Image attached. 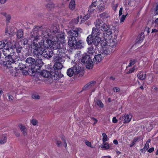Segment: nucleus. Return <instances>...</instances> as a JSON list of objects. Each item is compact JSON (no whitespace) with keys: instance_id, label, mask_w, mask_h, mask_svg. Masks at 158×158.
<instances>
[{"instance_id":"nucleus-1","label":"nucleus","mask_w":158,"mask_h":158,"mask_svg":"<svg viewBox=\"0 0 158 158\" xmlns=\"http://www.w3.org/2000/svg\"><path fill=\"white\" fill-rule=\"evenodd\" d=\"M25 62L29 64L27 69H26L25 72H23V74L25 75H31L34 76L36 73H39L41 67L44 63L41 59L37 58L36 60L31 57L27 58Z\"/></svg>"},{"instance_id":"nucleus-2","label":"nucleus","mask_w":158,"mask_h":158,"mask_svg":"<svg viewBox=\"0 0 158 158\" xmlns=\"http://www.w3.org/2000/svg\"><path fill=\"white\" fill-rule=\"evenodd\" d=\"M40 74L43 77L47 78L46 81L50 83L52 82L53 80H58L63 76V75L60 73V72L59 73L58 71L53 69H52L50 72L44 70L41 71Z\"/></svg>"},{"instance_id":"nucleus-3","label":"nucleus","mask_w":158,"mask_h":158,"mask_svg":"<svg viewBox=\"0 0 158 158\" xmlns=\"http://www.w3.org/2000/svg\"><path fill=\"white\" fill-rule=\"evenodd\" d=\"M33 54L34 56L37 58H40L42 56L48 59H50L53 55V52L49 51L48 49L42 48H33Z\"/></svg>"},{"instance_id":"nucleus-4","label":"nucleus","mask_w":158,"mask_h":158,"mask_svg":"<svg viewBox=\"0 0 158 158\" xmlns=\"http://www.w3.org/2000/svg\"><path fill=\"white\" fill-rule=\"evenodd\" d=\"M37 39L33 41L32 45L33 48H52V44L53 42L52 40L49 39H46L45 40L42 39L39 40L38 42Z\"/></svg>"},{"instance_id":"nucleus-5","label":"nucleus","mask_w":158,"mask_h":158,"mask_svg":"<svg viewBox=\"0 0 158 158\" xmlns=\"http://www.w3.org/2000/svg\"><path fill=\"white\" fill-rule=\"evenodd\" d=\"M67 74L70 77L73 76L74 74L75 75L79 74L78 77H81L83 75V73L81 71V68L79 65L75 64L73 67L67 70Z\"/></svg>"},{"instance_id":"nucleus-6","label":"nucleus","mask_w":158,"mask_h":158,"mask_svg":"<svg viewBox=\"0 0 158 158\" xmlns=\"http://www.w3.org/2000/svg\"><path fill=\"white\" fill-rule=\"evenodd\" d=\"M82 29L80 27H76L68 31V34L70 36L68 37V42L72 41L77 39V37L82 32Z\"/></svg>"},{"instance_id":"nucleus-7","label":"nucleus","mask_w":158,"mask_h":158,"mask_svg":"<svg viewBox=\"0 0 158 158\" xmlns=\"http://www.w3.org/2000/svg\"><path fill=\"white\" fill-rule=\"evenodd\" d=\"M111 26L104 23L101 26V30L104 32L103 37L104 38L110 39L112 38V31Z\"/></svg>"},{"instance_id":"nucleus-8","label":"nucleus","mask_w":158,"mask_h":158,"mask_svg":"<svg viewBox=\"0 0 158 158\" xmlns=\"http://www.w3.org/2000/svg\"><path fill=\"white\" fill-rule=\"evenodd\" d=\"M101 39L100 37H93L89 35L87 38L86 41L88 45H94L95 49H99Z\"/></svg>"},{"instance_id":"nucleus-9","label":"nucleus","mask_w":158,"mask_h":158,"mask_svg":"<svg viewBox=\"0 0 158 158\" xmlns=\"http://www.w3.org/2000/svg\"><path fill=\"white\" fill-rule=\"evenodd\" d=\"M81 61L83 64L85 65L87 69H90L93 68V62L90 56L86 54H84L81 58Z\"/></svg>"},{"instance_id":"nucleus-10","label":"nucleus","mask_w":158,"mask_h":158,"mask_svg":"<svg viewBox=\"0 0 158 158\" xmlns=\"http://www.w3.org/2000/svg\"><path fill=\"white\" fill-rule=\"evenodd\" d=\"M15 53V52H11V53L7 54V56H5V60L3 62V65L8 67H9L8 65H10L15 63V61L13 57Z\"/></svg>"},{"instance_id":"nucleus-11","label":"nucleus","mask_w":158,"mask_h":158,"mask_svg":"<svg viewBox=\"0 0 158 158\" xmlns=\"http://www.w3.org/2000/svg\"><path fill=\"white\" fill-rule=\"evenodd\" d=\"M69 44L71 47L77 49H81L84 47V43L81 40L77 38L70 42H68Z\"/></svg>"},{"instance_id":"nucleus-12","label":"nucleus","mask_w":158,"mask_h":158,"mask_svg":"<svg viewBox=\"0 0 158 158\" xmlns=\"http://www.w3.org/2000/svg\"><path fill=\"white\" fill-rule=\"evenodd\" d=\"M41 29V28L38 26H35V27L31 31L30 33V36L31 37V38H34V39L33 41H34L35 40L37 39L38 42L40 40L39 39V32L40 30Z\"/></svg>"},{"instance_id":"nucleus-13","label":"nucleus","mask_w":158,"mask_h":158,"mask_svg":"<svg viewBox=\"0 0 158 158\" xmlns=\"http://www.w3.org/2000/svg\"><path fill=\"white\" fill-rule=\"evenodd\" d=\"M52 47L54 50H57V51H59V53H62V49L61 48L60 46V43L59 42L56 41H53L52 42Z\"/></svg>"},{"instance_id":"nucleus-14","label":"nucleus","mask_w":158,"mask_h":158,"mask_svg":"<svg viewBox=\"0 0 158 158\" xmlns=\"http://www.w3.org/2000/svg\"><path fill=\"white\" fill-rule=\"evenodd\" d=\"M122 118V119H123V123H127L130 122L131 118L132 116L131 115L125 114L122 115V117H121L119 119H121Z\"/></svg>"},{"instance_id":"nucleus-15","label":"nucleus","mask_w":158,"mask_h":158,"mask_svg":"<svg viewBox=\"0 0 158 158\" xmlns=\"http://www.w3.org/2000/svg\"><path fill=\"white\" fill-rule=\"evenodd\" d=\"M42 31L43 36L44 37L47 38L50 37L51 35V32L49 29L46 28Z\"/></svg>"},{"instance_id":"nucleus-16","label":"nucleus","mask_w":158,"mask_h":158,"mask_svg":"<svg viewBox=\"0 0 158 158\" xmlns=\"http://www.w3.org/2000/svg\"><path fill=\"white\" fill-rule=\"evenodd\" d=\"M60 53H56V55L55 56L53 57V60L56 63L57 62H61L63 61L62 57L61 56V53L60 55Z\"/></svg>"},{"instance_id":"nucleus-17","label":"nucleus","mask_w":158,"mask_h":158,"mask_svg":"<svg viewBox=\"0 0 158 158\" xmlns=\"http://www.w3.org/2000/svg\"><path fill=\"white\" fill-rule=\"evenodd\" d=\"M100 30L97 27H93L92 29V34L90 35L93 37H99L98 35L100 34Z\"/></svg>"},{"instance_id":"nucleus-18","label":"nucleus","mask_w":158,"mask_h":158,"mask_svg":"<svg viewBox=\"0 0 158 158\" xmlns=\"http://www.w3.org/2000/svg\"><path fill=\"white\" fill-rule=\"evenodd\" d=\"M94 61L96 64L101 62L102 60V56L101 54L96 55L94 58Z\"/></svg>"},{"instance_id":"nucleus-19","label":"nucleus","mask_w":158,"mask_h":158,"mask_svg":"<svg viewBox=\"0 0 158 158\" xmlns=\"http://www.w3.org/2000/svg\"><path fill=\"white\" fill-rule=\"evenodd\" d=\"M61 62H57L55 63L53 66V69L55 70H60L63 67V65Z\"/></svg>"},{"instance_id":"nucleus-20","label":"nucleus","mask_w":158,"mask_h":158,"mask_svg":"<svg viewBox=\"0 0 158 158\" xmlns=\"http://www.w3.org/2000/svg\"><path fill=\"white\" fill-rule=\"evenodd\" d=\"M137 76L139 80L142 81L146 79V74L145 73L141 71L137 74Z\"/></svg>"},{"instance_id":"nucleus-21","label":"nucleus","mask_w":158,"mask_h":158,"mask_svg":"<svg viewBox=\"0 0 158 158\" xmlns=\"http://www.w3.org/2000/svg\"><path fill=\"white\" fill-rule=\"evenodd\" d=\"M15 44H13L10 42H7L5 43V48H7L10 50L13 49L14 50Z\"/></svg>"},{"instance_id":"nucleus-22","label":"nucleus","mask_w":158,"mask_h":158,"mask_svg":"<svg viewBox=\"0 0 158 158\" xmlns=\"http://www.w3.org/2000/svg\"><path fill=\"white\" fill-rule=\"evenodd\" d=\"M23 31L22 29L18 30L16 32L17 38L18 39L21 38L23 36Z\"/></svg>"},{"instance_id":"nucleus-23","label":"nucleus","mask_w":158,"mask_h":158,"mask_svg":"<svg viewBox=\"0 0 158 158\" xmlns=\"http://www.w3.org/2000/svg\"><path fill=\"white\" fill-rule=\"evenodd\" d=\"M15 52L13 49L10 50L6 48H4L2 50V52L4 56H7V54L11 53V52Z\"/></svg>"},{"instance_id":"nucleus-24","label":"nucleus","mask_w":158,"mask_h":158,"mask_svg":"<svg viewBox=\"0 0 158 158\" xmlns=\"http://www.w3.org/2000/svg\"><path fill=\"white\" fill-rule=\"evenodd\" d=\"M55 6V4L52 2L48 3L46 5V8L49 10H51L53 9Z\"/></svg>"},{"instance_id":"nucleus-25","label":"nucleus","mask_w":158,"mask_h":158,"mask_svg":"<svg viewBox=\"0 0 158 158\" xmlns=\"http://www.w3.org/2000/svg\"><path fill=\"white\" fill-rule=\"evenodd\" d=\"M19 68L21 70H22L23 71V74L24 75L23 73V72H25V70L26 69H28V67H26V66L25 65V64H23L22 63H19ZM24 75H25L24 74Z\"/></svg>"},{"instance_id":"nucleus-26","label":"nucleus","mask_w":158,"mask_h":158,"mask_svg":"<svg viewBox=\"0 0 158 158\" xmlns=\"http://www.w3.org/2000/svg\"><path fill=\"white\" fill-rule=\"evenodd\" d=\"M117 38V35H114V37H112V38L110 39H108V40H110V41H112L114 43V44L112 45V47H114V46H115L116 45L117 43V40H116Z\"/></svg>"},{"instance_id":"nucleus-27","label":"nucleus","mask_w":158,"mask_h":158,"mask_svg":"<svg viewBox=\"0 0 158 158\" xmlns=\"http://www.w3.org/2000/svg\"><path fill=\"white\" fill-rule=\"evenodd\" d=\"M19 127L23 134L24 135H27V130L25 127L22 124L19 125Z\"/></svg>"},{"instance_id":"nucleus-28","label":"nucleus","mask_w":158,"mask_h":158,"mask_svg":"<svg viewBox=\"0 0 158 158\" xmlns=\"http://www.w3.org/2000/svg\"><path fill=\"white\" fill-rule=\"evenodd\" d=\"M69 7L70 10H72L75 9V2L74 0H72L71 1L69 4Z\"/></svg>"},{"instance_id":"nucleus-29","label":"nucleus","mask_w":158,"mask_h":158,"mask_svg":"<svg viewBox=\"0 0 158 158\" xmlns=\"http://www.w3.org/2000/svg\"><path fill=\"white\" fill-rule=\"evenodd\" d=\"M22 48V46H20L19 44H15L14 49H16V52L17 53H19L21 52Z\"/></svg>"},{"instance_id":"nucleus-30","label":"nucleus","mask_w":158,"mask_h":158,"mask_svg":"<svg viewBox=\"0 0 158 158\" xmlns=\"http://www.w3.org/2000/svg\"><path fill=\"white\" fill-rule=\"evenodd\" d=\"M7 137L6 136L2 135L0 137V144H3L7 141Z\"/></svg>"},{"instance_id":"nucleus-31","label":"nucleus","mask_w":158,"mask_h":158,"mask_svg":"<svg viewBox=\"0 0 158 158\" xmlns=\"http://www.w3.org/2000/svg\"><path fill=\"white\" fill-rule=\"evenodd\" d=\"M79 17H77L76 18L73 19L69 22V23L72 25L77 24L79 22Z\"/></svg>"},{"instance_id":"nucleus-32","label":"nucleus","mask_w":158,"mask_h":158,"mask_svg":"<svg viewBox=\"0 0 158 158\" xmlns=\"http://www.w3.org/2000/svg\"><path fill=\"white\" fill-rule=\"evenodd\" d=\"M111 53V51L109 49V48H108L107 47L103 48L102 50V54H106V55L110 54Z\"/></svg>"},{"instance_id":"nucleus-33","label":"nucleus","mask_w":158,"mask_h":158,"mask_svg":"<svg viewBox=\"0 0 158 158\" xmlns=\"http://www.w3.org/2000/svg\"><path fill=\"white\" fill-rule=\"evenodd\" d=\"M100 17L103 19L107 18L109 17L108 14L106 12H104L99 15Z\"/></svg>"},{"instance_id":"nucleus-34","label":"nucleus","mask_w":158,"mask_h":158,"mask_svg":"<svg viewBox=\"0 0 158 158\" xmlns=\"http://www.w3.org/2000/svg\"><path fill=\"white\" fill-rule=\"evenodd\" d=\"M101 147L105 150H106L108 149L110 147L109 144L107 143L103 142L101 145Z\"/></svg>"},{"instance_id":"nucleus-35","label":"nucleus","mask_w":158,"mask_h":158,"mask_svg":"<svg viewBox=\"0 0 158 158\" xmlns=\"http://www.w3.org/2000/svg\"><path fill=\"white\" fill-rule=\"evenodd\" d=\"M102 22H103L101 19H97L94 22V24L95 25V27L100 26Z\"/></svg>"},{"instance_id":"nucleus-36","label":"nucleus","mask_w":158,"mask_h":158,"mask_svg":"<svg viewBox=\"0 0 158 158\" xmlns=\"http://www.w3.org/2000/svg\"><path fill=\"white\" fill-rule=\"evenodd\" d=\"M104 39H103L102 40H101V41L100 42V45L101 47L103 48L106 46V44H107V43H106V39H108V38L105 39L104 38Z\"/></svg>"},{"instance_id":"nucleus-37","label":"nucleus","mask_w":158,"mask_h":158,"mask_svg":"<svg viewBox=\"0 0 158 158\" xmlns=\"http://www.w3.org/2000/svg\"><path fill=\"white\" fill-rule=\"evenodd\" d=\"M96 82L95 81H92L89 83H87L86 85L83 88V89H86V88H87L88 87H89L90 86H91L92 84H95Z\"/></svg>"},{"instance_id":"nucleus-38","label":"nucleus","mask_w":158,"mask_h":158,"mask_svg":"<svg viewBox=\"0 0 158 158\" xmlns=\"http://www.w3.org/2000/svg\"><path fill=\"white\" fill-rule=\"evenodd\" d=\"M96 103L100 108H102L104 107V105L100 100H97Z\"/></svg>"},{"instance_id":"nucleus-39","label":"nucleus","mask_w":158,"mask_h":158,"mask_svg":"<svg viewBox=\"0 0 158 158\" xmlns=\"http://www.w3.org/2000/svg\"><path fill=\"white\" fill-rule=\"evenodd\" d=\"M137 61V59H135L131 60L130 61L129 64L128 65V67H130L132 65H133Z\"/></svg>"},{"instance_id":"nucleus-40","label":"nucleus","mask_w":158,"mask_h":158,"mask_svg":"<svg viewBox=\"0 0 158 158\" xmlns=\"http://www.w3.org/2000/svg\"><path fill=\"white\" fill-rule=\"evenodd\" d=\"M151 141V140L150 139H148L146 142V143L144 147V149H145V150H147L149 147V143H150Z\"/></svg>"},{"instance_id":"nucleus-41","label":"nucleus","mask_w":158,"mask_h":158,"mask_svg":"<svg viewBox=\"0 0 158 158\" xmlns=\"http://www.w3.org/2000/svg\"><path fill=\"white\" fill-rule=\"evenodd\" d=\"M102 135V141L103 142H105L107 141L108 139L107 136L106 135L105 133H103Z\"/></svg>"},{"instance_id":"nucleus-42","label":"nucleus","mask_w":158,"mask_h":158,"mask_svg":"<svg viewBox=\"0 0 158 158\" xmlns=\"http://www.w3.org/2000/svg\"><path fill=\"white\" fill-rule=\"evenodd\" d=\"M60 138L62 140L63 142L64 143V147L65 148L67 147V143L66 142V140L65 139V137L63 135L61 136Z\"/></svg>"},{"instance_id":"nucleus-43","label":"nucleus","mask_w":158,"mask_h":158,"mask_svg":"<svg viewBox=\"0 0 158 158\" xmlns=\"http://www.w3.org/2000/svg\"><path fill=\"white\" fill-rule=\"evenodd\" d=\"M105 6H98V11L100 12H102L104 11L105 9Z\"/></svg>"},{"instance_id":"nucleus-44","label":"nucleus","mask_w":158,"mask_h":158,"mask_svg":"<svg viewBox=\"0 0 158 158\" xmlns=\"http://www.w3.org/2000/svg\"><path fill=\"white\" fill-rule=\"evenodd\" d=\"M94 48V47L92 46L88 48V51L90 53H92L94 52V50L96 49Z\"/></svg>"},{"instance_id":"nucleus-45","label":"nucleus","mask_w":158,"mask_h":158,"mask_svg":"<svg viewBox=\"0 0 158 158\" xmlns=\"http://www.w3.org/2000/svg\"><path fill=\"white\" fill-rule=\"evenodd\" d=\"M32 98L34 99H39L40 98V96L36 94H34L32 95Z\"/></svg>"},{"instance_id":"nucleus-46","label":"nucleus","mask_w":158,"mask_h":158,"mask_svg":"<svg viewBox=\"0 0 158 158\" xmlns=\"http://www.w3.org/2000/svg\"><path fill=\"white\" fill-rule=\"evenodd\" d=\"M95 10V9L94 7H92V6H89L88 10V11L90 13L89 14L92 13Z\"/></svg>"},{"instance_id":"nucleus-47","label":"nucleus","mask_w":158,"mask_h":158,"mask_svg":"<svg viewBox=\"0 0 158 158\" xmlns=\"http://www.w3.org/2000/svg\"><path fill=\"white\" fill-rule=\"evenodd\" d=\"M59 31L58 28L56 26H54L52 29V31L54 33H57Z\"/></svg>"},{"instance_id":"nucleus-48","label":"nucleus","mask_w":158,"mask_h":158,"mask_svg":"<svg viewBox=\"0 0 158 158\" xmlns=\"http://www.w3.org/2000/svg\"><path fill=\"white\" fill-rule=\"evenodd\" d=\"M5 43L4 42L0 41V49L5 48Z\"/></svg>"},{"instance_id":"nucleus-49","label":"nucleus","mask_w":158,"mask_h":158,"mask_svg":"<svg viewBox=\"0 0 158 158\" xmlns=\"http://www.w3.org/2000/svg\"><path fill=\"white\" fill-rule=\"evenodd\" d=\"M90 14H89V15L87 14V15H85V16H84L82 19L83 21H85L86 20H87L88 19L89 17H90Z\"/></svg>"},{"instance_id":"nucleus-50","label":"nucleus","mask_w":158,"mask_h":158,"mask_svg":"<svg viewBox=\"0 0 158 158\" xmlns=\"http://www.w3.org/2000/svg\"><path fill=\"white\" fill-rule=\"evenodd\" d=\"M7 96L9 98V101L10 102L13 101L14 99L13 97L9 94H7Z\"/></svg>"},{"instance_id":"nucleus-51","label":"nucleus","mask_w":158,"mask_h":158,"mask_svg":"<svg viewBox=\"0 0 158 158\" xmlns=\"http://www.w3.org/2000/svg\"><path fill=\"white\" fill-rule=\"evenodd\" d=\"M143 37H140L138 36L136 39V40L137 41V42L138 43H140L141 42L143 41Z\"/></svg>"},{"instance_id":"nucleus-52","label":"nucleus","mask_w":158,"mask_h":158,"mask_svg":"<svg viewBox=\"0 0 158 158\" xmlns=\"http://www.w3.org/2000/svg\"><path fill=\"white\" fill-rule=\"evenodd\" d=\"M128 15V14H127L126 15H122V17L120 18V22H123L125 19V18L126 16Z\"/></svg>"},{"instance_id":"nucleus-53","label":"nucleus","mask_w":158,"mask_h":158,"mask_svg":"<svg viewBox=\"0 0 158 158\" xmlns=\"http://www.w3.org/2000/svg\"><path fill=\"white\" fill-rule=\"evenodd\" d=\"M32 124L34 126H35L37 123L38 121L36 119H33L31 121Z\"/></svg>"},{"instance_id":"nucleus-54","label":"nucleus","mask_w":158,"mask_h":158,"mask_svg":"<svg viewBox=\"0 0 158 158\" xmlns=\"http://www.w3.org/2000/svg\"><path fill=\"white\" fill-rule=\"evenodd\" d=\"M59 41L61 44H63L65 42V37L62 38L61 39H58Z\"/></svg>"},{"instance_id":"nucleus-55","label":"nucleus","mask_w":158,"mask_h":158,"mask_svg":"<svg viewBox=\"0 0 158 158\" xmlns=\"http://www.w3.org/2000/svg\"><path fill=\"white\" fill-rule=\"evenodd\" d=\"M135 70V67H133L132 68L130 69L129 71L127 73V74H130L131 73L133 72Z\"/></svg>"},{"instance_id":"nucleus-56","label":"nucleus","mask_w":158,"mask_h":158,"mask_svg":"<svg viewBox=\"0 0 158 158\" xmlns=\"http://www.w3.org/2000/svg\"><path fill=\"white\" fill-rule=\"evenodd\" d=\"M56 143L57 146L59 147H60L62 145V142L60 140H56Z\"/></svg>"},{"instance_id":"nucleus-57","label":"nucleus","mask_w":158,"mask_h":158,"mask_svg":"<svg viewBox=\"0 0 158 158\" xmlns=\"http://www.w3.org/2000/svg\"><path fill=\"white\" fill-rule=\"evenodd\" d=\"M141 139L140 136H137L134 138L133 141L135 143L138 140L140 139Z\"/></svg>"},{"instance_id":"nucleus-58","label":"nucleus","mask_w":158,"mask_h":158,"mask_svg":"<svg viewBox=\"0 0 158 158\" xmlns=\"http://www.w3.org/2000/svg\"><path fill=\"white\" fill-rule=\"evenodd\" d=\"M6 21L8 22H9L11 18V17L10 15H8L6 17Z\"/></svg>"},{"instance_id":"nucleus-59","label":"nucleus","mask_w":158,"mask_h":158,"mask_svg":"<svg viewBox=\"0 0 158 158\" xmlns=\"http://www.w3.org/2000/svg\"><path fill=\"white\" fill-rule=\"evenodd\" d=\"M113 89L114 92H115V90H116V92H118L120 91V89L119 87H117L113 88Z\"/></svg>"},{"instance_id":"nucleus-60","label":"nucleus","mask_w":158,"mask_h":158,"mask_svg":"<svg viewBox=\"0 0 158 158\" xmlns=\"http://www.w3.org/2000/svg\"><path fill=\"white\" fill-rule=\"evenodd\" d=\"M85 144L89 147H90L91 145V143L87 140L85 141Z\"/></svg>"},{"instance_id":"nucleus-61","label":"nucleus","mask_w":158,"mask_h":158,"mask_svg":"<svg viewBox=\"0 0 158 158\" xmlns=\"http://www.w3.org/2000/svg\"><path fill=\"white\" fill-rule=\"evenodd\" d=\"M112 122L114 123H116L118 122V120L115 117H114L113 118Z\"/></svg>"},{"instance_id":"nucleus-62","label":"nucleus","mask_w":158,"mask_h":158,"mask_svg":"<svg viewBox=\"0 0 158 158\" xmlns=\"http://www.w3.org/2000/svg\"><path fill=\"white\" fill-rule=\"evenodd\" d=\"M64 34L63 33H62L61 34H60L59 35V36H59V39H61L62 38H64Z\"/></svg>"},{"instance_id":"nucleus-63","label":"nucleus","mask_w":158,"mask_h":158,"mask_svg":"<svg viewBox=\"0 0 158 158\" xmlns=\"http://www.w3.org/2000/svg\"><path fill=\"white\" fill-rule=\"evenodd\" d=\"M155 12L156 14L158 15V4L155 8Z\"/></svg>"},{"instance_id":"nucleus-64","label":"nucleus","mask_w":158,"mask_h":158,"mask_svg":"<svg viewBox=\"0 0 158 158\" xmlns=\"http://www.w3.org/2000/svg\"><path fill=\"white\" fill-rule=\"evenodd\" d=\"M23 40L24 41L23 43V44L24 45H26L28 43V40L26 39H23Z\"/></svg>"}]
</instances>
